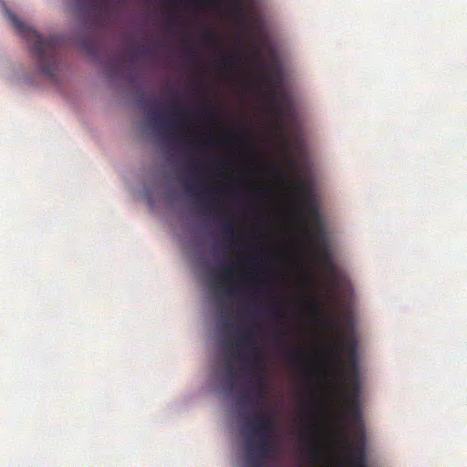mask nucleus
Masks as SVG:
<instances>
[{
	"instance_id": "obj_36",
	"label": "nucleus",
	"mask_w": 467,
	"mask_h": 467,
	"mask_svg": "<svg viewBox=\"0 0 467 467\" xmlns=\"http://www.w3.org/2000/svg\"><path fill=\"white\" fill-rule=\"evenodd\" d=\"M188 38H189V37H188L187 36H184L182 40H183L184 42H186V41H188Z\"/></svg>"
},
{
	"instance_id": "obj_22",
	"label": "nucleus",
	"mask_w": 467,
	"mask_h": 467,
	"mask_svg": "<svg viewBox=\"0 0 467 467\" xmlns=\"http://www.w3.org/2000/svg\"><path fill=\"white\" fill-rule=\"evenodd\" d=\"M188 58H189L190 63L192 65H196L198 62L196 54L193 49L188 50Z\"/></svg>"
},
{
	"instance_id": "obj_21",
	"label": "nucleus",
	"mask_w": 467,
	"mask_h": 467,
	"mask_svg": "<svg viewBox=\"0 0 467 467\" xmlns=\"http://www.w3.org/2000/svg\"><path fill=\"white\" fill-rule=\"evenodd\" d=\"M306 307L311 312H314V313L318 312V305L313 300H307L306 302Z\"/></svg>"
},
{
	"instance_id": "obj_32",
	"label": "nucleus",
	"mask_w": 467,
	"mask_h": 467,
	"mask_svg": "<svg viewBox=\"0 0 467 467\" xmlns=\"http://www.w3.org/2000/svg\"><path fill=\"white\" fill-rule=\"evenodd\" d=\"M314 427H315V426H314L313 424H310V425L308 426V431L311 432V434L314 432Z\"/></svg>"
},
{
	"instance_id": "obj_26",
	"label": "nucleus",
	"mask_w": 467,
	"mask_h": 467,
	"mask_svg": "<svg viewBox=\"0 0 467 467\" xmlns=\"http://www.w3.org/2000/svg\"><path fill=\"white\" fill-rule=\"evenodd\" d=\"M225 294L229 296H234V287L230 285V286H227L224 290Z\"/></svg>"
},
{
	"instance_id": "obj_33",
	"label": "nucleus",
	"mask_w": 467,
	"mask_h": 467,
	"mask_svg": "<svg viewBox=\"0 0 467 467\" xmlns=\"http://www.w3.org/2000/svg\"><path fill=\"white\" fill-rule=\"evenodd\" d=\"M256 193H257V194H260V195H261V194H264V193H265V190H263V189H258V190H256Z\"/></svg>"
},
{
	"instance_id": "obj_9",
	"label": "nucleus",
	"mask_w": 467,
	"mask_h": 467,
	"mask_svg": "<svg viewBox=\"0 0 467 467\" xmlns=\"http://www.w3.org/2000/svg\"><path fill=\"white\" fill-rule=\"evenodd\" d=\"M253 397L248 400L251 404L264 406L267 399V387L265 376H258L249 386Z\"/></svg>"
},
{
	"instance_id": "obj_34",
	"label": "nucleus",
	"mask_w": 467,
	"mask_h": 467,
	"mask_svg": "<svg viewBox=\"0 0 467 467\" xmlns=\"http://www.w3.org/2000/svg\"><path fill=\"white\" fill-rule=\"evenodd\" d=\"M273 170H274L275 172H277V173H280V172H281L280 168H279V167H277V166L274 167V168H273Z\"/></svg>"
},
{
	"instance_id": "obj_31",
	"label": "nucleus",
	"mask_w": 467,
	"mask_h": 467,
	"mask_svg": "<svg viewBox=\"0 0 467 467\" xmlns=\"http://www.w3.org/2000/svg\"><path fill=\"white\" fill-rule=\"evenodd\" d=\"M191 4H192L193 5H201V1L200 0H192Z\"/></svg>"
},
{
	"instance_id": "obj_10",
	"label": "nucleus",
	"mask_w": 467,
	"mask_h": 467,
	"mask_svg": "<svg viewBox=\"0 0 467 467\" xmlns=\"http://www.w3.org/2000/svg\"><path fill=\"white\" fill-rule=\"evenodd\" d=\"M233 344L235 346L234 353L240 360L244 361L245 357L241 352L242 348L254 346V334L252 330L249 327H244L234 336Z\"/></svg>"
},
{
	"instance_id": "obj_20",
	"label": "nucleus",
	"mask_w": 467,
	"mask_h": 467,
	"mask_svg": "<svg viewBox=\"0 0 467 467\" xmlns=\"http://www.w3.org/2000/svg\"><path fill=\"white\" fill-rule=\"evenodd\" d=\"M225 382L227 383V385L233 389L234 387V372H233V368H229L226 372V377H225Z\"/></svg>"
},
{
	"instance_id": "obj_35",
	"label": "nucleus",
	"mask_w": 467,
	"mask_h": 467,
	"mask_svg": "<svg viewBox=\"0 0 467 467\" xmlns=\"http://www.w3.org/2000/svg\"><path fill=\"white\" fill-rule=\"evenodd\" d=\"M256 265H258L259 267H263L265 266V263L264 262H259L256 264Z\"/></svg>"
},
{
	"instance_id": "obj_3",
	"label": "nucleus",
	"mask_w": 467,
	"mask_h": 467,
	"mask_svg": "<svg viewBox=\"0 0 467 467\" xmlns=\"http://www.w3.org/2000/svg\"><path fill=\"white\" fill-rule=\"evenodd\" d=\"M275 426V420L265 412H255L246 421L245 428L251 436L256 439L255 444L251 439L247 441L246 462L249 467H263L265 460L275 451L272 439Z\"/></svg>"
},
{
	"instance_id": "obj_14",
	"label": "nucleus",
	"mask_w": 467,
	"mask_h": 467,
	"mask_svg": "<svg viewBox=\"0 0 467 467\" xmlns=\"http://www.w3.org/2000/svg\"><path fill=\"white\" fill-rule=\"evenodd\" d=\"M233 275H234L233 265H226L223 267L222 274L215 277V281L217 284H225L231 280Z\"/></svg>"
},
{
	"instance_id": "obj_18",
	"label": "nucleus",
	"mask_w": 467,
	"mask_h": 467,
	"mask_svg": "<svg viewBox=\"0 0 467 467\" xmlns=\"http://www.w3.org/2000/svg\"><path fill=\"white\" fill-rule=\"evenodd\" d=\"M198 116L201 119L210 122L217 119V114L213 110H212L208 106H205L203 111L199 112Z\"/></svg>"
},
{
	"instance_id": "obj_11",
	"label": "nucleus",
	"mask_w": 467,
	"mask_h": 467,
	"mask_svg": "<svg viewBox=\"0 0 467 467\" xmlns=\"http://www.w3.org/2000/svg\"><path fill=\"white\" fill-rule=\"evenodd\" d=\"M285 356L287 360L296 367H306L308 364V358L305 352L299 348H286Z\"/></svg>"
},
{
	"instance_id": "obj_4",
	"label": "nucleus",
	"mask_w": 467,
	"mask_h": 467,
	"mask_svg": "<svg viewBox=\"0 0 467 467\" xmlns=\"http://www.w3.org/2000/svg\"><path fill=\"white\" fill-rule=\"evenodd\" d=\"M343 380V392L345 400L343 409L346 419L353 427H362V419L359 407L360 379L359 372L340 373Z\"/></svg>"
},
{
	"instance_id": "obj_24",
	"label": "nucleus",
	"mask_w": 467,
	"mask_h": 467,
	"mask_svg": "<svg viewBox=\"0 0 467 467\" xmlns=\"http://www.w3.org/2000/svg\"><path fill=\"white\" fill-rule=\"evenodd\" d=\"M287 165L291 168V169H296L297 168V161L293 159V158H289L287 160Z\"/></svg>"
},
{
	"instance_id": "obj_13",
	"label": "nucleus",
	"mask_w": 467,
	"mask_h": 467,
	"mask_svg": "<svg viewBox=\"0 0 467 467\" xmlns=\"http://www.w3.org/2000/svg\"><path fill=\"white\" fill-rule=\"evenodd\" d=\"M239 59L234 54L225 52L219 60V67L223 69H229L234 67Z\"/></svg>"
},
{
	"instance_id": "obj_15",
	"label": "nucleus",
	"mask_w": 467,
	"mask_h": 467,
	"mask_svg": "<svg viewBox=\"0 0 467 467\" xmlns=\"http://www.w3.org/2000/svg\"><path fill=\"white\" fill-rule=\"evenodd\" d=\"M308 445L306 448L307 453L311 459L317 460L321 455V449L319 445L312 439H308Z\"/></svg>"
},
{
	"instance_id": "obj_29",
	"label": "nucleus",
	"mask_w": 467,
	"mask_h": 467,
	"mask_svg": "<svg viewBox=\"0 0 467 467\" xmlns=\"http://www.w3.org/2000/svg\"><path fill=\"white\" fill-rule=\"evenodd\" d=\"M152 48L150 47H143L140 49V53L141 54H144V55H149V54H151L152 53Z\"/></svg>"
},
{
	"instance_id": "obj_6",
	"label": "nucleus",
	"mask_w": 467,
	"mask_h": 467,
	"mask_svg": "<svg viewBox=\"0 0 467 467\" xmlns=\"http://www.w3.org/2000/svg\"><path fill=\"white\" fill-rule=\"evenodd\" d=\"M265 80L272 88L269 91L270 101L275 106L274 115L281 121L285 122L292 115L290 98L282 90V77L275 70L272 76L265 77Z\"/></svg>"
},
{
	"instance_id": "obj_27",
	"label": "nucleus",
	"mask_w": 467,
	"mask_h": 467,
	"mask_svg": "<svg viewBox=\"0 0 467 467\" xmlns=\"http://www.w3.org/2000/svg\"><path fill=\"white\" fill-rule=\"evenodd\" d=\"M243 284L244 285H251L252 284V278L250 275H244L242 279Z\"/></svg>"
},
{
	"instance_id": "obj_30",
	"label": "nucleus",
	"mask_w": 467,
	"mask_h": 467,
	"mask_svg": "<svg viewBox=\"0 0 467 467\" xmlns=\"http://www.w3.org/2000/svg\"><path fill=\"white\" fill-rule=\"evenodd\" d=\"M169 18L172 19L176 23H179V18L173 15H169Z\"/></svg>"
},
{
	"instance_id": "obj_19",
	"label": "nucleus",
	"mask_w": 467,
	"mask_h": 467,
	"mask_svg": "<svg viewBox=\"0 0 467 467\" xmlns=\"http://www.w3.org/2000/svg\"><path fill=\"white\" fill-rule=\"evenodd\" d=\"M203 36L205 42L209 45L218 46L220 44L217 35L210 29L205 30Z\"/></svg>"
},
{
	"instance_id": "obj_5",
	"label": "nucleus",
	"mask_w": 467,
	"mask_h": 467,
	"mask_svg": "<svg viewBox=\"0 0 467 467\" xmlns=\"http://www.w3.org/2000/svg\"><path fill=\"white\" fill-rule=\"evenodd\" d=\"M331 352L336 363L340 365V373L359 372L357 342L350 335H342Z\"/></svg>"
},
{
	"instance_id": "obj_2",
	"label": "nucleus",
	"mask_w": 467,
	"mask_h": 467,
	"mask_svg": "<svg viewBox=\"0 0 467 467\" xmlns=\"http://www.w3.org/2000/svg\"><path fill=\"white\" fill-rule=\"evenodd\" d=\"M5 15L18 34L31 44L36 64L41 74L52 82L57 81V51L61 40L57 36L44 39L36 30L27 26L14 13L5 9Z\"/></svg>"
},
{
	"instance_id": "obj_7",
	"label": "nucleus",
	"mask_w": 467,
	"mask_h": 467,
	"mask_svg": "<svg viewBox=\"0 0 467 467\" xmlns=\"http://www.w3.org/2000/svg\"><path fill=\"white\" fill-rule=\"evenodd\" d=\"M186 112L187 109L185 108L173 106L169 110L168 116L154 115L151 117V120L158 128L165 131H181L185 126L182 117Z\"/></svg>"
},
{
	"instance_id": "obj_23",
	"label": "nucleus",
	"mask_w": 467,
	"mask_h": 467,
	"mask_svg": "<svg viewBox=\"0 0 467 467\" xmlns=\"http://www.w3.org/2000/svg\"><path fill=\"white\" fill-rule=\"evenodd\" d=\"M271 312L275 317H281L283 314V308L279 306H274L271 308Z\"/></svg>"
},
{
	"instance_id": "obj_12",
	"label": "nucleus",
	"mask_w": 467,
	"mask_h": 467,
	"mask_svg": "<svg viewBox=\"0 0 467 467\" xmlns=\"http://www.w3.org/2000/svg\"><path fill=\"white\" fill-rule=\"evenodd\" d=\"M249 368L258 376H264L265 363L263 357L258 349H254L253 352L252 359L249 363Z\"/></svg>"
},
{
	"instance_id": "obj_25",
	"label": "nucleus",
	"mask_w": 467,
	"mask_h": 467,
	"mask_svg": "<svg viewBox=\"0 0 467 467\" xmlns=\"http://www.w3.org/2000/svg\"><path fill=\"white\" fill-rule=\"evenodd\" d=\"M199 142H201V144L203 146H211L213 140H212L211 136H208L205 140H199Z\"/></svg>"
},
{
	"instance_id": "obj_17",
	"label": "nucleus",
	"mask_w": 467,
	"mask_h": 467,
	"mask_svg": "<svg viewBox=\"0 0 467 467\" xmlns=\"http://www.w3.org/2000/svg\"><path fill=\"white\" fill-rule=\"evenodd\" d=\"M197 185L196 184H187V191L191 193L196 196L197 199L202 200L210 194L213 193L214 189H208L204 192H197Z\"/></svg>"
},
{
	"instance_id": "obj_37",
	"label": "nucleus",
	"mask_w": 467,
	"mask_h": 467,
	"mask_svg": "<svg viewBox=\"0 0 467 467\" xmlns=\"http://www.w3.org/2000/svg\"><path fill=\"white\" fill-rule=\"evenodd\" d=\"M193 142L194 141H189L188 144L192 146L193 144Z\"/></svg>"
},
{
	"instance_id": "obj_16",
	"label": "nucleus",
	"mask_w": 467,
	"mask_h": 467,
	"mask_svg": "<svg viewBox=\"0 0 467 467\" xmlns=\"http://www.w3.org/2000/svg\"><path fill=\"white\" fill-rule=\"evenodd\" d=\"M222 232L228 240L235 238L234 223L232 220H227L223 223Z\"/></svg>"
},
{
	"instance_id": "obj_28",
	"label": "nucleus",
	"mask_w": 467,
	"mask_h": 467,
	"mask_svg": "<svg viewBox=\"0 0 467 467\" xmlns=\"http://www.w3.org/2000/svg\"><path fill=\"white\" fill-rule=\"evenodd\" d=\"M240 21L242 22V24L246 26V27H250L251 26V21L244 16H242L240 18Z\"/></svg>"
},
{
	"instance_id": "obj_8",
	"label": "nucleus",
	"mask_w": 467,
	"mask_h": 467,
	"mask_svg": "<svg viewBox=\"0 0 467 467\" xmlns=\"http://www.w3.org/2000/svg\"><path fill=\"white\" fill-rule=\"evenodd\" d=\"M356 438L358 444L354 445L350 440L347 441V449L348 451V463L350 467H366L367 457L364 449L365 434L362 427L356 428Z\"/></svg>"
},
{
	"instance_id": "obj_1",
	"label": "nucleus",
	"mask_w": 467,
	"mask_h": 467,
	"mask_svg": "<svg viewBox=\"0 0 467 467\" xmlns=\"http://www.w3.org/2000/svg\"><path fill=\"white\" fill-rule=\"evenodd\" d=\"M292 192L301 197L305 210L307 212L312 223L317 227L316 232L306 230L309 243L322 269L328 275L332 285L337 288V271L332 259L317 207L312 197L311 187L308 182L297 176L294 181Z\"/></svg>"
}]
</instances>
